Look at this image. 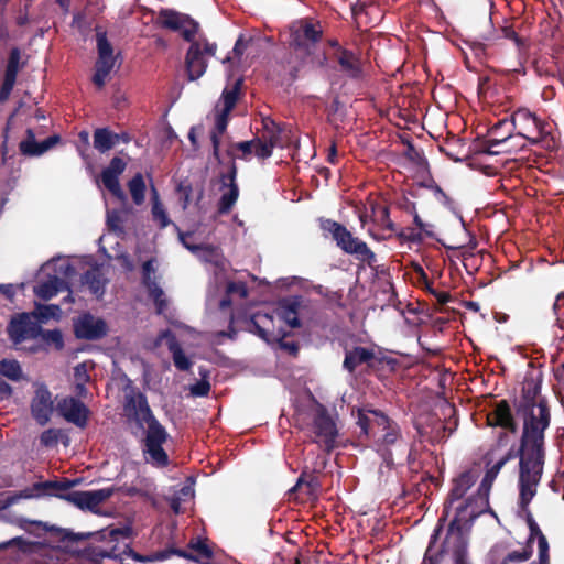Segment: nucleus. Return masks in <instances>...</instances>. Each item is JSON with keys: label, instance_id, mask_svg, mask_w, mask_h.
Wrapping results in <instances>:
<instances>
[{"label": "nucleus", "instance_id": "1", "mask_svg": "<svg viewBox=\"0 0 564 564\" xmlns=\"http://www.w3.org/2000/svg\"><path fill=\"white\" fill-rule=\"evenodd\" d=\"M549 424V409L542 401L525 406L520 449L517 452L512 448L509 449L488 469L479 487L477 500L468 499L465 505L455 506V502L462 499L473 486L475 477L470 471H465L454 480L448 503L445 506L446 516L454 511V518L451 521L448 534L444 542L447 551L455 549L456 543L460 545V525L473 521L482 513L488 505V494L495 478L505 464L510 459H514L518 455L520 457L519 503L522 510L527 509L536 494V486L541 479L544 464V431Z\"/></svg>", "mask_w": 564, "mask_h": 564}, {"label": "nucleus", "instance_id": "2", "mask_svg": "<svg viewBox=\"0 0 564 564\" xmlns=\"http://www.w3.org/2000/svg\"><path fill=\"white\" fill-rule=\"evenodd\" d=\"M126 414L133 420L144 432L142 452L147 463L156 467L167 464V454L162 445L166 442L165 429L154 419L148 405L145 397L132 389L124 394Z\"/></svg>", "mask_w": 564, "mask_h": 564}, {"label": "nucleus", "instance_id": "3", "mask_svg": "<svg viewBox=\"0 0 564 564\" xmlns=\"http://www.w3.org/2000/svg\"><path fill=\"white\" fill-rule=\"evenodd\" d=\"M159 20L163 26L178 31L186 41L191 42L185 58L187 75L191 80L202 77L206 72L208 58L216 53L217 45L208 42L205 37L195 40L198 23L188 15L172 10H163Z\"/></svg>", "mask_w": 564, "mask_h": 564}, {"label": "nucleus", "instance_id": "4", "mask_svg": "<svg viewBox=\"0 0 564 564\" xmlns=\"http://www.w3.org/2000/svg\"><path fill=\"white\" fill-rule=\"evenodd\" d=\"M69 484L46 481L36 486L37 496L51 495L62 498L82 510L97 512V508L108 500L112 494V488H102L89 491H67Z\"/></svg>", "mask_w": 564, "mask_h": 564}, {"label": "nucleus", "instance_id": "5", "mask_svg": "<svg viewBox=\"0 0 564 564\" xmlns=\"http://www.w3.org/2000/svg\"><path fill=\"white\" fill-rule=\"evenodd\" d=\"M74 268L65 258H54L41 267L40 276H46V280H40L34 286V294L47 301L54 297L57 293L67 290L68 285L65 281L66 278L74 273Z\"/></svg>", "mask_w": 564, "mask_h": 564}, {"label": "nucleus", "instance_id": "6", "mask_svg": "<svg viewBox=\"0 0 564 564\" xmlns=\"http://www.w3.org/2000/svg\"><path fill=\"white\" fill-rule=\"evenodd\" d=\"M306 419L312 421L311 430L314 434V441L326 449L333 448L338 431L326 409L312 401L307 413H297L296 420L299 423H304Z\"/></svg>", "mask_w": 564, "mask_h": 564}, {"label": "nucleus", "instance_id": "7", "mask_svg": "<svg viewBox=\"0 0 564 564\" xmlns=\"http://www.w3.org/2000/svg\"><path fill=\"white\" fill-rule=\"evenodd\" d=\"M322 35V29L305 20L295 21L290 26V47L304 62L314 54L316 43Z\"/></svg>", "mask_w": 564, "mask_h": 564}, {"label": "nucleus", "instance_id": "8", "mask_svg": "<svg viewBox=\"0 0 564 564\" xmlns=\"http://www.w3.org/2000/svg\"><path fill=\"white\" fill-rule=\"evenodd\" d=\"M241 80L237 79L232 86L226 87L223 91L221 98L216 104L214 113V129L212 131V141L215 156L218 155L220 137L225 132L228 124V115L236 106L240 91Z\"/></svg>", "mask_w": 564, "mask_h": 564}, {"label": "nucleus", "instance_id": "9", "mask_svg": "<svg viewBox=\"0 0 564 564\" xmlns=\"http://www.w3.org/2000/svg\"><path fill=\"white\" fill-rule=\"evenodd\" d=\"M511 124L518 129V138L528 140L531 144H539L545 140L549 132L546 123L528 109H518L511 117Z\"/></svg>", "mask_w": 564, "mask_h": 564}, {"label": "nucleus", "instance_id": "10", "mask_svg": "<svg viewBox=\"0 0 564 564\" xmlns=\"http://www.w3.org/2000/svg\"><path fill=\"white\" fill-rule=\"evenodd\" d=\"M358 424L365 434L382 432L384 445L394 444L400 435L398 426L393 425L384 414L378 411H360Z\"/></svg>", "mask_w": 564, "mask_h": 564}, {"label": "nucleus", "instance_id": "11", "mask_svg": "<svg viewBox=\"0 0 564 564\" xmlns=\"http://www.w3.org/2000/svg\"><path fill=\"white\" fill-rule=\"evenodd\" d=\"M97 51L98 58L95 64L93 83L97 87L101 88L105 86L109 75L117 66V56L115 55L113 48L104 32H97Z\"/></svg>", "mask_w": 564, "mask_h": 564}, {"label": "nucleus", "instance_id": "12", "mask_svg": "<svg viewBox=\"0 0 564 564\" xmlns=\"http://www.w3.org/2000/svg\"><path fill=\"white\" fill-rule=\"evenodd\" d=\"M337 245L346 252L356 256L361 261L372 264L376 261L375 253L367 245L355 238L344 226L333 223L329 229Z\"/></svg>", "mask_w": 564, "mask_h": 564}, {"label": "nucleus", "instance_id": "13", "mask_svg": "<svg viewBox=\"0 0 564 564\" xmlns=\"http://www.w3.org/2000/svg\"><path fill=\"white\" fill-rule=\"evenodd\" d=\"M258 139L256 155L260 159L269 158L272 154L273 148H283L292 141L291 130L285 127H279L273 121H264V131L261 138Z\"/></svg>", "mask_w": 564, "mask_h": 564}, {"label": "nucleus", "instance_id": "14", "mask_svg": "<svg viewBox=\"0 0 564 564\" xmlns=\"http://www.w3.org/2000/svg\"><path fill=\"white\" fill-rule=\"evenodd\" d=\"M530 538L527 546L520 551L510 552L501 564L508 563H522L530 558L532 554L531 543L536 540L539 549V562H532L531 564H550L549 562V544L545 536L541 533L539 528L534 524H530Z\"/></svg>", "mask_w": 564, "mask_h": 564}, {"label": "nucleus", "instance_id": "15", "mask_svg": "<svg viewBox=\"0 0 564 564\" xmlns=\"http://www.w3.org/2000/svg\"><path fill=\"white\" fill-rule=\"evenodd\" d=\"M189 234H180L182 245L195 254L200 261L214 265V274L225 272L228 269V262L217 248L209 245H196L189 241Z\"/></svg>", "mask_w": 564, "mask_h": 564}, {"label": "nucleus", "instance_id": "16", "mask_svg": "<svg viewBox=\"0 0 564 564\" xmlns=\"http://www.w3.org/2000/svg\"><path fill=\"white\" fill-rule=\"evenodd\" d=\"M189 234H180L182 245L195 254L200 261L214 265V274L225 272L228 269V262L217 248L209 245H196L189 241Z\"/></svg>", "mask_w": 564, "mask_h": 564}, {"label": "nucleus", "instance_id": "17", "mask_svg": "<svg viewBox=\"0 0 564 564\" xmlns=\"http://www.w3.org/2000/svg\"><path fill=\"white\" fill-rule=\"evenodd\" d=\"M8 332L14 344H21L26 339L37 338L41 326L34 321L31 313H23L11 319Z\"/></svg>", "mask_w": 564, "mask_h": 564}, {"label": "nucleus", "instance_id": "18", "mask_svg": "<svg viewBox=\"0 0 564 564\" xmlns=\"http://www.w3.org/2000/svg\"><path fill=\"white\" fill-rule=\"evenodd\" d=\"M126 167L127 162L119 156H115L100 175L104 186L121 202H126L127 196L120 186L119 176L124 172Z\"/></svg>", "mask_w": 564, "mask_h": 564}, {"label": "nucleus", "instance_id": "19", "mask_svg": "<svg viewBox=\"0 0 564 564\" xmlns=\"http://www.w3.org/2000/svg\"><path fill=\"white\" fill-rule=\"evenodd\" d=\"M251 324V330L268 343L280 341L286 336V332L281 326H276L274 317L268 313L254 314L252 316Z\"/></svg>", "mask_w": 564, "mask_h": 564}, {"label": "nucleus", "instance_id": "20", "mask_svg": "<svg viewBox=\"0 0 564 564\" xmlns=\"http://www.w3.org/2000/svg\"><path fill=\"white\" fill-rule=\"evenodd\" d=\"M163 344H165L171 351L174 366L178 370L186 371L192 367V361L185 355L175 336L170 330H162L153 341L152 348H156Z\"/></svg>", "mask_w": 564, "mask_h": 564}, {"label": "nucleus", "instance_id": "21", "mask_svg": "<svg viewBox=\"0 0 564 564\" xmlns=\"http://www.w3.org/2000/svg\"><path fill=\"white\" fill-rule=\"evenodd\" d=\"M57 410L63 417L77 426H85L89 411L87 406L73 397H67L57 403Z\"/></svg>", "mask_w": 564, "mask_h": 564}, {"label": "nucleus", "instance_id": "22", "mask_svg": "<svg viewBox=\"0 0 564 564\" xmlns=\"http://www.w3.org/2000/svg\"><path fill=\"white\" fill-rule=\"evenodd\" d=\"M74 327L78 338L97 339L105 336L107 333L106 323L101 318L90 314L80 316Z\"/></svg>", "mask_w": 564, "mask_h": 564}, {"label": "nucleus", "instance_id": "23", "mask_svg": "<svg viewBox=\"0 0 564 564\" xmlns=\"http://www.w3.org/2000/svg\"><path fill=\"white\" fill-rule=\"evenodd\" d=\"M32 414L34 419L41 424L44 425L50 420V416L53 411V401L52 394L47 390L46 387L40 386L32 401Z\"/></svg>", "mask_w": 564, "mask_h": 564}, {"label": "nucleus", "instance_id": "24", "mask_svg": "<svg viewBox=\"0 0 564 564\" xmlns=\"http://www.w3.org/2000/svg\"><path fill=\"white\" fill-rule=\"evenodd\" d=\"M152 274H154L153 261L149 260L143 264V282L148 289L149 295L153 299L156 305L158 313L162 314L167 302L164 291L155 282Z\"/></svg>", "mask_w": 564, "mask_h": 564}, {"label": "nucleus", "instance_id": "25", "mask_svg": "<svg viewBox=\"0 0 564 564\" xmlns=\"http://www.w3.org/2000/svg\"><path fill=\"white\" fill-rule=\"evenodd\" d=\"M21 54L18 48H13L10 53L7 65L4 80L0 90V100L4 101L9 98L17 79L19 69L21 68Z\"/></svg>", "mask_w": 564, "mask_h": 564}, {"label": "nucleus", "instance_id": "26", "mask_svg": "<svg viewBox=\"0 0 564 564\" xmlns=\"http://www.w3.org/2000/svg\"><path fill=\"white\" fill-rule=\"evenodd\" d=\"M58 141L59 138L57 135H53L42 142H36L35 134L31 129H28L26 138L20 142V151L24 155H41L52 149Z\"/></svg>", "mask_w": 564, "mask_h": 564}, {"label": "nucleus", "instance_id": "27", "mask_svg": "<svg viewBox=\"0 0 564 564\" xmlns=\"http://www.w3.org/2000/svg\"><path fill=\"white\" fill-rule=\"evenodd\" d=\"M300 304L301 301L297 297H289L281 300L276 307V316L279 321H283L291 328L299 327Z\"/></svg>", "mask_w": 564, "mask_h": 564}, {"label": "nucleus", "instance_id": "28", "mask_svg": "<svg viewBox=\"0 0 564 564\" xmlns=\"http://www.w3.org/2000/svg\"><path fill=\"white\" fill-rule=\"evenodd\" d=\"M236 167L232 166L230 174L224 177V186L221 188V197L219 200V212L227 213L236 203L239 189L235 183Z\"/></svg>", "mask_w": 564, "mask_h": 564}, {"label": "nucleus", "instance_id": "29", "mask_svg": "<svg viewBox=\"0 0 564 564\" xmlns=\"http://www.w3.org/2000/svg\"><path fill=\"white\" fill-rule=\"evenodd\" d=\"M507 122L503 120V121H500L498 124H496L491 130H490V134L492 135V138L490 139L489 141V148H490V152H495V153H498L500 151L502 152H512L513 150L516 149H523L524 148V144L521 143H513V140H514V137L509 133L505 137H498V130L501 126L506 124Z\"/></svg>", "mask_w": 564, "mask_h": 564}, {"label": "nucleus", "instance_id": "30", "mask_svg": "<svg viewBox=\"0 0 564 564\" xmlns=\"http://www.w3.org/2000/svg\"><path fill=\"white\" fill-rule=\"evenodd\" d=\"M83 283L88 286L89 291L97 299H100L105 294V289L108 283V279L100 269L94 268L88 270L84 274Z\"/></svg>", "mask_w": 564, "mask_h": 564}, {"label": "nucleus", "instance_id": "31", "mask_svg": "<svg viewBox=\"0 0 564 564\" xmlns=\"http://www.w3.org/2000/svg\"><path fill=\"white\" fill-rule=\"evenodd\" d=\"M333 57L339 64L341 72L346 73L348 76L355 77L359 74L360 63L354 53L344 48H337V51L333 53Z\"/></svg>", "mask_w": 564, "mask_h": 564}, {"label": "nucleus", "instance_id": "32", "mask_svg": "<svg viewBox=\"0 0 564 564\" xmlns=\"http://www.w3.org/2000/svg\"><path fill=\"white\" fill-rule=\"evenodd\" d=\"M488 421L492 425H499L506 429L514 431V423L509 410L508 404L502 401L496 409L488 415Z\"/></svg>", "mask_w": 564, "mask_h": 564}, {"label": "nucleus", "instance_id": "33", "mask_svg": "<svg viewBox=\"0 0 564 564\" xmlns=\"http://www.w3.org/2000/svg\"><path fill=\"white\" fill-rule=\"evenodd\" d=\"M93 366L89 362H82L74 368V386L78 397L86 398L87 389L86 383L89 382V370Z\"/></svg>", "mask_w": 564, "mask_h": 564}, {"label": "nucleus", "instance_id": "34", "mask_svg": "<svg viewBox=\"0 0 564 564\" xmlns=\"http://www.w3.org/2000/svg\"><path fill=\"white\" fill-rule=\"evenodd\" d=\"M226 272L227 271L215 273L217 292L220 291V289H224L228 296L237 294L241 299L246 297L247 296L246 285L240 282H238V283L229 282L227 279Z\"/></svg>", "mask_w": 564, "mask_h": 564}, {"label": "nucleus", "instance_id": "35", "mask_svg": "<svg viewBox=\"0 0 564 564\" xmlns=\"http://www.w3.org/2000/svg\"><path fill=\"white\" fill-rule=\"evenodd\" d=\"M151 214L153 220L161 227L165 228L171 224L169 215L164 208L163 203L160 199L159 193L154 186H151Z\"/></svg>", "mask_w": 564, "mask_h": 564}, {"label": "nucleus", "instance_id": "36", "mask_svg": "<svg viewBox=\"0 0 564 564\" xmlns=\"http://www.w3.org/2000/svg\"><path fill=\"white\" fill-rule=\"evenodd\" d=\"M176 553V551H158L150 555L143 556L134 553L128 545L124 546L123 554H126L129 557H132L137 562L141 563H153V562H162L170 557L171 554ZM178 555L192 558L191 555L185 554L184 552H177Z\"/></svg>", "mask_w": 564, "mask_h": 564}, {"label": "nucleus", "instance_id": "37", "mask_svg": "<svg viewBox=\"0 0 564 564\" xmlns=\"http://www.w3.org/2000/svg\"><path fill=\"white\" fill-rule=\"evenodd\" d=\"M373 358L372 351H370L367 348L364 347H357L351 351H348L346 354L345 360H344V367L349 372H352L357 366L368 362L370 359Z\"/></svg>", "mask_w": 564, "mask_h": 564}, {"label": "nucleus", "instance_id": "38", "mask_svg": "<svg viewBox=\"0 0 564 564\" xmlns=\"http://www.w3.org/2000/svg\"><path fill=\"white\" fill-rule=\"evenodd\" d=\"M118 140V134L108 129H97L94 133V147L100 152H107L112 149Z\"/></svg>", "mask_w": 564, "mask_h": 564}, {"label": "nucleus", "instance_id": "39", "mask_svg": "<svg viewBox=\"0 0 564 564\" xmlns=\"http://www.w3.org/2000/svg\"><path fill=\"white\" fill-rule=\"evenodd\" d=\"M61 308L58 305H41L36 304L34 311L31 313L34 321L39 323H46L50 319H58L61 317Z\"/></svg>", "mask_w": 564, "mask_h": 564}, {"label": "nucleus", "instance_id": "40", "mask_svg": "<svg viewBox=\"0 0 564 564\" xmlns=\"http://www.w3.org/2000/svg\"><path fill=\"white\" fill-rule=\"evenodd\" d=\"M258 142H259V139L232 144L229 148L228 153L234 160H236V159L249 160L250 155L252 153L256 154V150L258 148Z\"/></svg>", "mask_w": 564, "mask_h": 564}, {"label": "nucleus", "instance_id": "41", "mask_svg": "<svg viewBox=\"0 0 564 564\" xmlns=\"http://www.w3.org/2000/svg\"><path fill=\"white\" fill-rule=\"evenodd\" d=\"M128 188L135 205H142L145 200V182L141 173H137L128 183Z\"/></svg>", "mask_w": 564, "mask_h": 564}, {"label": "nucleus", "instance_id": "42", "mask_svg": "<svg viewBox=\"0 0 564 564\" xmlns=\"http://www.w3.org/2000/svg\"><path fill=\"white\" fill-rule=\"evenodd\" d=\"M194 498V487L193 484L184 485L180 490L175 492L173 498L171 499V508L175 513H180L182 508L181 505L183 502L191 501Z\"/></svg>", "mask_w": 564, "mask_h": 564}, {"label": "nucleus", "instance_id": "43", "mask_svg": "<svg viewBox=\"0 0 564 564\" xmlns=\"http://www.w3.org/2000/svg\"><path fill=\"white\" fill-rule=\"evenodd\" d=\"M0 373L14 381L22 377L20 364L12 359H3L0 361Z\"/></svg>", "mask_w": 564, "mask_h": 564}, {"label": "nucleus", "instance_id": "44", "mask_svg": "<svg viewBox=\"0 0 564 564\" xmlns=\"http://www.w3.org/2000/svg\"><path fill=\"white\" fill-rule=\"evenodd\" d=\"M39 337H41L45 343L54 344L56 348H62L63 346L62 334L59 330L54 329L44 332L41 329Z\"/></svg>", "mask_w": 564, "mask_h": 564}, {"label": "nucleus", "instance_id": "45", "mask_svg": "<svg viewBox=\"0 0 564 564\" xmlns=\"http://www.w3.org/2000/svg\"><path fill=\"white\" fill-rule=\"evenodd\" d=\"M180 193V200L182 202V208L186 209L191 203L192 187L187 183H180L177 186Z\"/></svg>", "mask_w": 564, "mask_h": 564}, {"label": "nucleus", "instance_id": "46", "mask_svg": "<svg viewBox=\"0 0 564 564\" xmlns=\"http://www.w3.org/2000/svg\"><path fill=\"white\" fill-rule=\"evenodd\" d=\"M58 436H59V431L57 430H53V429H50V430H46L42 433L41 435V443L46 446V447H51V446H54L57 444L58 442Z\"/></svg>", "mask_w": 564, "mask_h": 564}, {"label": "nucleus", "instance_id": "47", "mask_svg": "<svg viewBox=\"0 0 564 564\" xmlns=\"http://www.w3.org/2000/svg\"><path fill=\"white\" fill-rule=\"evenodd\" d=\"M121 216L119 212L111 210L107 213L108 227L113 231H121Z\"/></svg>", "mask_w": 564, "mask_h": 564}, {"label": "nucleus", "instance_id": "48", "mask_svg": "<svg viewBox=\"0 0 564 564\" xmlns=\"http://www.w3.org/2000/svg\"><path fill=\"white\" fill-rule=\"evenodd\" d=\"M210 386L206 381H200L191 387V393L194 397H205L208 394Z\"/></svg>", "mask_w": 564, "mask_h": 564}, {"label": "nucleus", "instance_id": "49", "mask_svg": "<svg viewBox=\"0 0 564 564\" xmlns=\"http://www.w3.org/2000/svg\"><path fill=\"white\" fill-rule=\"evenodd\" d=\"M191 547L193 550L197 551L200 555H203L205 557H209L212 555L209 549L207 547V545H205L200 541H197L195 543H191Z\"/></svg>", "mask_w": 564, "mask_h": 564}, {"label": "nucleus", "instance_id": "50", "mask_svg": "<svg viewBox=\"0 0 564 564\" xmlns=\"http://www.w3.org/2000/svg\"><path fill=\"white\" fill-rule=\"evenodd\" d=\"M11 394V387L0 379V401L8 399Z\"/></svg>", "mask_w": 564, "mask_h": 564}, {"label": "nucleus", "instance_id": "51", "mask_svg": "<svg viewBox=\"0 0 564 564\" xmlns=\"http://www.w3.org/2000/svg\"><path fill=\"white\" fill-rule=\"evenodd\" d=\"M502 33L505 37L511 39L517 43V45H520V39L517 36L514 30H512L510 26H505L502 29Z\"/></svg>", "mask_w": 564, "mask_h": 564}, {"label": "nucleus", "instance_id": "52", "mask_svg": "<svg viewBox=\"0 0 564 564\" xmlns=\"http://www.w3.org/2000/svg\"><path fill=\"white\" fill-rule=\"evenodd\" d=\"M247 47V43L243 41L242 36H240L236 44H235V47H234V53L237 55V56H240L242 55V53L245 52Z\"/></svg>", "mask_w": 564, "mask_h": 564}, {"label": "nucleus", "instance_id": "53", "mask_svg": "<svg viewBox=\"0 0 564 564\" xmlns=\"http://www.w3.org/2000/svg\"><path fill=\"white\" fill-rule=\"evenodd\" d=\"M0 292L8 299H12L15 294L14 286L12 284H1Z\"/></svg>", "mask_w": 564, "mask_h": 564}, {"label": "nucleus", "instance_id": "54", "mask_svg": "<svg viewBox=\"0 0 564 564\" xmlns=\"http://www.w3.org/2000/svg\"><path fill=\"white\" fill-rule=\"evenodd\" d=\"M121 260H122V264L128 269V270H131L132 269V263L128 260L127 257H121Z\"/></svg>", "mask_w": 564, "mask_h": 564}, {"label": "nucleus", "instance_id": "55", "mask_svg": "<svg viewBox=\"0 0 564 564\" xmlns=\"http://www.w3.org/2000/svg\"><path fill=\"white\" fill-rule=\"evenodd\" d=\"M229 305H230V300H228L227 297L221 299V300L219 301V306H220L221 308H225V307H227V306H229Z\"/></svg>", "mask_w": 564, "mask_h": 564}, {"label": "nucleus", "instance_id": "56", "mask_svg": "<svg viewBox=\"0 0 564 564\" xmlns=\"http://www.w3.org/2000/svg\"><path fill=\"white\" fill-rule=\"evenodd\" d=\"M335 155H336V148H335V145H332V148L329 150V155H328L330 162H334Z\"/></svg>", "mask_w": 564, "mask_h": 564}, {"label": "nucleus", "instance_id": "57", "mask_svg": "<svg viewBox=\"0 0 564 564\" xmlns=\"http://www.w3.org/2000/svg\"><path fill=\"white\" fill-rule=\"evenodd\" d=\"M284 347H285L286 349H289V350H290L291 352H293V354L296 351V347H295V345H293V344H291V345H290V344H285V345H284Z\"/></svg>", "mask_w": 564, "mask_h": 564}, {"label": "nucleus", "instance_id": "58", "mask_svg": "<svg viewBox=\"0 0 564 564\" xmlns=\"http://www.w3.org/2000/svg\"><path fill=\"white\" fill-rule=\"evenodd\" d=\"M359 220H360L361 225L365 226V224L367 221V215L360 214L359 215Z\"/></svg>", "mask_w": 564, "mask_h": 564}, {"label": "nucleus", "instance_id": "59", "mask_svg": "<svg viewBox=\"0 0 564 564\" xmlns=\"http://www.w3.org/2000/svg\"><path fill=\"white\" fill-rule=\"evenodd\" d=\"M188 137H189L191 141H192L193 143H195V133H194V129H192V130H191V132H189Z\"/></svg>", "mask_w": 564, "mask_h": 564}, {"label": "nucleus", "instance_id": "60", "mask_svg": "<svg viewBox=\"0 0 564 564\" xmlns=\"http://www.w3.org/2000/svg\"><path fill=\"white\" fill-rule=\"evenodd\" d=\"M469 307L477 311L478 310V304L477 303H469Z\"/></svg>", "mask_w": 564, "mask_h": 564}, {"label": "nucleus", "instance_id": "61", "mask_svg": "<svg viewBox=\"0 0 564 564\" xmlns=\"http://www.w3.org/2000/svg\"><path fill=\"white\" fill-rule=\"evenodd\" d=\"M330 45H332L333 47H335V48H340V47L338 46V43H337L336 41H332V42H330ZM336 51H337V50H335V52H336Z\"/></svg>", "mask_w": 564, "mask_h": 564}, {"label": "nucleus", "instance_id": "62", "mask_svg": "<svg viewBox=\"0 0 564 564\" xmlns=\"http://www.w3.org/2000/svg\"><path fill=\"white\" fill-rule=\"evenodd\" d=\"M109 557H119L120 555L116 554L113 551L109 554H107Z\"/></svg>", "mask_w": 564, "mask_h": 564}, {"label": "nucleus", "instance_id": "63", "mask_svg": "<svg viewBox=\"0 0 564 564\" xmlns=\"http://www.w3.org/2000/svg\"><path fill=\"white\" fill-rule=\"evenodd\" d=\"M324 61H325V57H323L322 59L317 61V64L322 66V65H324Z\"/></svg>", "mask_w": 564, "mask_h": 564}, {"label": "nucleus", "instance_id": "64", "mask_svg": "<svg viewBox=\"0 0 564 564\" xmlns=\"http://www.w3.org/2000/svg\"><path fill=\"white\" fill-rule=\"evenodd\" d=\"M302 484H303L302 479H299V481H297V484H296L295 488L301 487V486H302Z\"/></svg>", "mask_w": 564, "mask_h": 564}]
</instances>
